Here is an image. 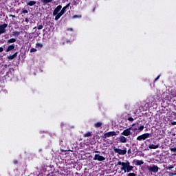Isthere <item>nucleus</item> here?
Masks as SVG:
<instances>
[{"label":"nucleus","instance_id":"9d476101","mask_svg":"<svg viewBox=\"0 0 176 176\" xmlns=\"http://www.w3.org/2000/svg\"><path fill=\"white\" fill-rule=\"evenodd\" d=\"M118 142H120V144H126V142H127V138L123 135H120L118 138Z\"/></svg>","mask_w":176,"mask_h":176},{"label":"nucleus","instance_id":"ddd939ff","mask_svg":"<svg viewBox=\"0 0 176 176\" xmlns=\"http://www.w3.org/2000/svg\"><path fill=\"white\" fill-rule=\"evenodd\" d=\"M160 144H157V145L155 144H149L148 145V148L149 149H157V148H159Z\"/></svg>","mask_w":176,"mask_h":176},{"label":"nucleus","instance_id":"9b49d317","mask_svg":"<svg viewBox=\"0 0 176 176\" xmlns=\"http://www.w3.org/2000/svg\"><path fill=\"white\" fill-rule=\"evenodd\" d=\"M94 160H98V162H103V160H105V158L103 156L96 154L94 156Z\"/></svg>","mask_w":176,"mask_h":176},{"label":"nucleus","instance_id":"1a4fd4ad","mask_svg":"<svg viewBox=\"0 0 176 176\" xmlns=\"http://www.w3.org/2000/svg\"><path fill=\"white\" fill-rule=\"evenodd\" d=\"M114 135H118V134H116V132L110 131L104 133L103 138H109V137H113Z\"/></svg>","mask_w":176,"mask_h":176},{"label":"nucleus","instance_id":"a211bd4d","mask_svg":"<svg viewBox=\"0 0 176 176\" xmlns=\"http://www.w3.org/2000/svg\"><path fill=\"white\" fill-rule=\"evenodd\" d=\"M41 2L44 3V5H46L47 3H50L51 2H53V0H41Z\"/></svg>","mask_w":176,"mask_h":176},{"label":"nucleus","instance_id":"c756f323","mask_svg":"<svg viewBox=\"0 0 176 176\" xmlns=\"http://www.w3.org/2000/svg\"><path fill=\"white\" fill-rule=\"evenodd\" d=\"M169 175L170 176L176 175V173H175V172H172V173H169Z\"/></svg>","mask_w":176,"mask_h":176},{"label":"nucleus","instance_id":"f257e3e1","mask_svg":"<svg viewBox=\"0 0 176 176\" xmlns=\"http://www.w3.org/2000/svg\"><path fill=\"white\" fill-rule=\"evenodd\" d=\"M118 166H122L120 170L124 173H130L134 168L133 166H130V162L127 161L126 162H122L119 161L117 164Z\"/></svg>","mask_w":176,"mask_h":176},{"label":"nucleus","instance_id":"393cba45","mask_svg":"<svg viewBox=\"0 0 176 176\" xmlns=\"http://www.w3.org/2000/svg\"><path fill=\"white\" fill-rule=\"evenodd\" d=\"M36 52V48H32V49L30 50V53H34V52Z\"/></svg>","mask_w":176,"mask_h":176},{"label":"nucleus","instance_id":"7ed1b4c3","mask_svg":"<svg viewBox=\"0 0 176 176\" xmlns=\"http://www.w3.org/2000/svg\"><path fill=\"white\" fill-rule=\"evenodd\" d=\"M151 137V133H144L141 135H139L138 138H137V140L138 141H144V140H146V138H149Z\"/></svg>","mask_w":176,"mask_h":176},{"label":"nucleus","instance_id":"5701e85b","mask_svg":"<svg viewBox=\"0 0 176 176\" xmlns=\"http://www.w3.org/2000/svg\"><path fill=\"white\" fill-rule=\"evenodd\" d=\"M172 168H174V166H173V165H170L166 167L167 170H171Z\"/></svg>","mask_w":176,"mask_h":176},{"label":"nucleus","instance_id":"a878e982","mask_svg":"<svg viewBox=\"0 0 176 176\" xmlns=\"http://www.w3.org/2000/svg\"><path fill=\"white\" fill-rule=\"evenodd\" d=\"M139 130H140V131H142V130H144V125L140 126L139 127Z\"/></svg>","mask_w":176,"mask_h":176},{"label":"nucleus","instance_id":"b1692460","mask_svg":"<svg viewBox=\"0 0 176 176\" xmlns=\"http://www.w3.org/2000/svg\"><path fill=\"white\" fill-rule=\"evenodd\" d=\"M36 47H43V45L41 44V43H37L36 45Z\"/></svg>","mask_w":176,"mask_h":176},{"label":"nucleus","instance_id":"f8f14e48","mask_svg":"<svg viewBox=\"0 0 176 176\" xmlns=\"http://www.w3.org/2000/svg\"><path fill=\"white\" fill-rule=\"evenodd\" d=\"M133 164L135 166H142V164H144V161L142 160H134L133 161Z\"/></svg>","mask_w":176,"mask_h":176},{"label":"nucleus","instance_id":"6ab92c4d","mask_svg":"<svg viewBox=\"0 0 176 176\" xmlns=\"http://www.w3.org/2000/svg\"><path fill=\"white\" fill-rule=\"evenodd\" d=\"M17 40L16 38H11L7 41V43L10 44V43H14Z\"/></svg>","mask_w":176,"mask_h":176},{"label":"nucleus","instance_id":"7c9ffc66","mask_svg":"<svg viewBox=\"0 0 176 176\" xmlns=\"http://www.w3.org/2000/svg\"><path fill=\"white\" fill-rule=\"evenodd\" d=\"M172 152H176V147L170 148Z\"/></svg>","mask_w":176,"mask_h":176},{"label":"nucleus","instance_id":"a19ab883","mask_svg":"<svg viewBox=\"0 0 176 176\" xmlns=\"http://www.w3.org/2000/svg\"><path fill=\"white\" fill-rule=\"evenodd\" d=\"M174 155L176 156V153H175Z\"/></svg>","mask_w":176,"mask_h":176},{"label":"nucleus","instance_id":"f704fd0d","mask_svg":"<svg viewBox=\"0 0 176 176\" xmlns=\"http://www.w3.org/2000/svg\"><path fill=\"white\" fill-rule=\"evenodd\" d=\"M24 13H28V11L25 10V11H24Z\"/></svg>","mask_w":176,"mask_h":176},{"label":"nucleus","instance_id":"e433bc0d","mask_svg":"<svg viewBox=\"0 0 176 176\" xmlns=\"http://www.w3.org/2000/svg\"><path fill=\"white\" fill-rule=\"evenodd\" d=\"M69 31H72V28H71V29H69Z\"/></svg>","mask_w":176,"mask_h":176},{"label":"nucleus","instance_id":"cd10ccee","mask_svg":"<svg viewBox=\"0 0 176 176\" xmlns=\"http://www.w3.org/2000/svg\"><path fill=\"white\" fill-rule=\"evenodd\" d=\"M128 176H137V175H135V173H129Z\"/></svg>","mask_w":176,"mask_h":176},{"label":"nucleus","instance_id":"6e6552de","mask_svg":"<svg viewBox=\"0 0 176 176\" xmlns=\"http://www.w3.org/2000/svg\"><path fill=\"white\" fill-rule=\"evenodd\" d=\"M148 170L150 173H157V171H159V167L156 165H153V166H148Z\"/></svg>","mask_w":176,"mask_h":176},{"label":"nucleus","instance_id":"f03ea898","mask_svg":"<svg viewBox=\"0 0 176 176\" xmlns=\"http://www.w3.org/2000/svg\"><path fill=\"white\" fill-rule=\"evenodd\" d=\"M69 8V3L67 4L66 6L63 7L62 10H60V12H59V14L56 16H55L56 21H57L60 19V17H61V16H63V14L65 13L67 8Z\"/></svg>","mask_w":176,"mask_h":176},{"label":"nucleus","instance_id":"423d86ee","mask_svg":"<svg viewBox=\"0 0 176 176\" xmlns=\"http://www.w3.org/2000/svg\"><path fill=\"white\" fill-rule=\"evenodd\" d=\"M131 127L128 128L123 131V132L121 133V135H124V137H129V135H131Z\"/></svg>","mask_w":176,"mask_h":176},{"label":"nucleus","instance_id":"c85d7f7f","mask_svg":"<svg viewBox=\"0 0 176 176\" xmlns=\"http://www.w3.org/2000/svg\"><path fill=\"white\" fill-rule=\"evenodd\" d=\"M128 120H129V122H133V120H134V118H131V117H129L128 118Z\"/></svg>","mask_w":176,"mask_h":176},{"label":"nucleus","instance_id":"2eb2a0df","mask_svg":"<svg viewBox=\"0 0 176 176\" xmlns=\"http://www.w3.org/2000/svg\"><path fill=\"white\" fill-rule=\"evenodd\" d=\"M14 47H16V46L14 45V44L10 45L8 46V47L6 50V52H10L12 50H14Z\"/></svg>","mask_w":176,"mask_h":176},{"label":"nucleus","instance_id":"ea45409f","mask_svg":"<svg viewBox=\"0 0 176 176\" xmlns=\"http://www.w3.org/2000/svg\"><path fill=\"white\" fill-rule=\"evenodd\" d=\"M96 153H98V151H96Z\"/></svg>","mask_w":176,"mask_h":176},{"label":"nucleus","instance_id":"79ce46f5","mask_svg":"<svg viewBox=\"0 0 176 176\" xmlns=\"http://www.w3.org/2000/svg\"><path fill=\"white\" fill-rule=\"evenodd\" d=\"M175 174H176V171H175Z\"/></svg>","mask_w":176,"mask_h":176},{"label":"nucleus","instance_id":"39448f33","mask_svg":"<svg viewBox=\"0 0 176 176\" xmlns=\"http://www.w3.org/2000/svg\"><path fill=\"white\" fill-rule=\"evenodd\" d=\"M61 9H63V6H61V5L58 6L53 12V16H55V17H56V16H58L60 12L61 11Z\"/></svg>","mask_w":176,"mask_h":176},{"label":"nucleus","instance_id":"4468645a","mask_svg":"<svg viewBox=\"0 0 176 176\" xmlns=\"http://www.w3.org/2000/svg\"><path fill=\"white\" fill-rule=\"evenodd\" d=\"M101 126H102V122H96L94 124V127H95V129H98L101 127Z\"/></svg>","mask_w":176,"mask_h":176},{"label":"nucleus","instance_id":"0eeeda50","mask_svg":"<svg viewBox=\"0 0 176 176\" xmlns=\"http://www.w3.org/2000/svg\"><path fill=\"white\" fill-rule=\"evenodd\" d=\"M6 28H8V24L6 23L0 25V35L6 33Z\"/></svg>","mask_w":176,"mask_h":176},{"label":"nucleus","instance_id":"473e14b6","mask_svg":"<svg viewBox=\"0 0 176 176\" xmlns=\"http://www.w3.org/2000/svg\"><path fill=\"white\" fill-rule=\"evenodd\" d=\"M171 124H172V126H175L176 125V122H171Z\"/></svg>","mask_w":176,"mask_h":176},{"label":"nucleus","instance_id":"58836bf2","mask_svg":"<svg viewBox=\"0 0 176 176\" xmlns=\"http://www.w3.org/2000/svg\"><path fill=\"white\" fill-rule=\"evenodd\" d=\"M36 27H34V30H36Z\"/></svg>","mask_w":176,"mask_h":176},{"label":"nucleus","instance_id":"4c0bfd02","mask_svg":"<svg viewBox=\"0 0 176 176\" xmlns=\"http://www.w3.org/2000/svg\"><path fill=\"white\" fill-rule=\"evenodd\" d=\"M173 135L174 137H175V133H174Z\"/></svg>","mask_w":176,"mask_h":176},{"label":"nucleus","instance_id":"aec40b11","mask_svg":"<svg viewBox=\"0 0 176 176\" xmlns=\"http://www.w3.org/2000/svg\"><path fill=\"white\" fill-rule=\"evenodd\" d=\"M20 35V32L17 31L12 32V36H19Z\"/></svg>","mask_w":176,"mask_h":176},{"label":"nucleus","instance_id":"20e7f679","mask_svg":"<svg viewBox=\"0 0 176 176\" xmlns=\"http://www.w3.org/2000/svg\"><path fill=\"white\" fill-rule=\"evenodd\" d=\"M114 152L116 153H118V155H126V153H127V149L125 148L124 150H122L120 148H116V147H114Z\"/></svg>","mask_w":176,"mask_h":176},{"label":"nucleus","instance_id":"72a5a7b5","mask_svg":"<svg viewBox=\"0 0 176 176\" xmlns=\"http://www.w3.org/2000/svg\"><path fill=\"white\" fill-rule=\"evenodd\" d=\"M3 52V47H0V53H2Z\"/></svg>","mask_w":176,"mask_h":176},{"label":"nucleus","instance_id":"bb28decb","mask_svg":"<svg viewBox=\"0 0 176 176\" xmlns=\"http://www.w3.org/2000/svg\"><path fill=\"white\" fill-rule=\"evenodd\" d=\"M43 28V25H39L38 26V30H42Z\"/></svg>","mask_w":176,"mask_h":176},{"label":"nucleus","instance_id":"c9c22d12","mask_svg":"<svg viewBox=\"0 0 176 176\" xmlns=\"http://www.w3.org/2000/svg\"><path fill=\"white\" fill-rule=\"evenodd\" d=\"M11 17H16L14 15H10Z\"/></svg>","mask_w":176,"mask_h":176},{"label":"nucleus","instance_id":"2f4dec72","mask_svg":"<svg viewBox=\"0 0 176 176\" xmlns=\"http://www.w3.org/2000/svg\"><path fill=\"white\" fill-rule=\"evenodd\" d=\"M160 78V76H158L154 80V82H156V80H159V78Z\"/></svg>","mask_w":176,"mask_h":176},{"label":"nucleus","instance_id":"4be33fe9","mask_svg":"<svg viewBox=\"0 0 176 176\" xmlns=\"http://www.w3.org/2000/svg\"><path fill=\"white\" fill-rule=\"evenodd\" d=\"M82 15H74L72 16V19H81Z\"/></svg>","mask_w":176,"mask_h":176},{"label":"nucleus","instance_id":"f3484780","mask_svg":"<svg viewBox=\"0 0 176 176\" xmlns=\"http://www.w3.org/2000/svg\"><path fill=\"white\" fill-rule=\"evenodd\" d=\"M18 52H15L13 55H10L8 56V60H13L17 57Z\"/></svg>","mask_w":176,"mask_h":176},{"label":"nucleus","instance_id":"dca6fc26","mask_svg":"<svg viewBox=\"0 0 176 176\" xmlns=\"http://www.w3.org/2000/svg\"><path fill=\"white\" fill-rule=\"evenodd\" d=\"M26 4L28 6H34V5H36V1H29L26 3Z\"/></svg>","mask_w":176,"mask_h":176},{"label":"nucleus","instance_id":"412c9836","mask_svg":"<svg viewBox=\"0 0 176 176\" xmlns=\"http://www.w3.org/2000/svg\"><path fill=\"white\" fill-rule=\"evenodd\" d=\"M91 132H87V133L84 134V137L86 138L87 137H91Z\"/></svg>","mask_w":176,"mask_h":176}]
</instances>
